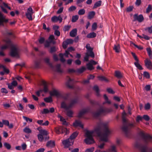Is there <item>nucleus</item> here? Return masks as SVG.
I'll return each mask as SVG.
<instances>
[{
	"instance_id": "nucleus-20",
	"label": "nucleus",
	"mask_w": 152,
	"mask_h": 152,
	"mask_svg": "<svg viewBox=\"0 0 152 152\" xmlns=\"http://www.w3.org/2000/svg\"><path fill=\"white\" fill-rule=\"evenodd\" d=\"M73 125L75 127L79 126L82 128H83V125L82 124L81 122L79 120H76L73 123Z\"/></svg>"
},
{
	"instance_id": "nucleus-36",
	"label": "nucleus",
	"mask_w": 152,
	"mask_h": 152,
	"mask_svg": "<svg viewBox=\"0 0 152 152\" xmlns=\"http://www.w3.org/2000/svg\"><path fill=\"white\" fill-rule=\"evenodd\" d=\"M102 1H99L96 2L94 4V5L93 7V9H95L97 7L100 6L101 5Z\"/></svg>"
},
{
	"instance_id": "nucleus-27",
	"label": "nucleus",
	"mask_w": 152,
	"mask_h": 152,
	"mask_svg": "<svg viewBox=\"0 0 152 152\" xmlns=\"http://www.w3.org/2000/svg\"><path fill=\"white\" fill-rule=\"evenodd\" d=\"M113 49L116 53H119L120 51V45L119 44L115 45Z\"/></svg>"
},
{
	"instance_id": "nucleus-1",
	"label": "nucleus",
	"mask_w": 152,
	"mask_h": 152,
	"mask_svg": "<svg viewBox=\"0 0 152 152\" xmlns=\"http://www.w3.org/2000/svg\"><path fill=\"white\" fill-rule=\"evenodd\" d=\"M111 132L108 128L107 124L101 123L97 126L94 130L87 131L86 132V136L87 138L84 140L87 144H90L94 142L93 135L96 133L99 137L101 140L107 142L108 136L111 134Z\"/></svg>"
},
{
	"instance_id": "nucleus-58",
	"label": "nucleus",
	"mask_w": 152,
	"mask_h": 152,
	"mask_svg": "<svg viewBox=\"0 0 152 152\" xmlns=\"http://www.w3.org/2000/svg\"><path fill=\"white\" fill-rule=\"evenodd\" d=\"M143 75L145 77L147 78H149L150 77L149 73L147 72H144L143 73Z\"/></svg>"
},
{
	"instance_id": "nucleus-15",
	"label": "nucleus",
	"mask_w": 152,
	"mask_h": 152,
	"mask_svg": "<svg viewBox=\"0 0 152 152\" xmlns=\"http://www.w3.org/2000/svg\"><path fill=\"white\" fill-rule=\"evenodd\" d=\"M90 110V108L89 107L83 109L78 113V117L79 118L81 117L85 114L88 113Z\"/></svg>"
},
{
	"instance_id": "nucleus-34",
	"label": "nucleus",
	"mask_w": 152,
	"mask_h": 152,
	"mask_svg": "<svg viewBox=\"0 0 152 152\" xmlns=\"http://www.w3.org/2000/svg\"><path fill=\"white\" fill-rule=\"evenodd\" d=\"M115 76L118 78H122L123 76L121 72L119 71H115Z\"/></svg>"
},
{
	"instance_id": "nucleus-57",
	"label": "nucleus",
	"mask_w": 152,
	"mask_h": 152,
	"mask_svg": "<svg viewBox=\"0 0 152 152\" xmlns=\"http://www.w3.org/2000/svg\"><path fill=\"white\" fill-rule=\"evenodd\" d=\"M2 123L3 125H4L7 126H9V121L7 120H2Z\"/></svg>"
},
{
	"instance_id": "nucleus-39",
	"label": "nucleus",
	"mask_w": 152,
	"mask_h": 152,
	"mask_svg": "<svg viewBox=\"0 0 152 152\" xmlns=\"http://www.w3.org/2000/svg\"><path fill=\"white\" fill-rule=\"evenodd\" d=\"M147 51L150 58L152 59V51L150 48H147Z\"/></svg>"
},
{
	"instance_id": "nucleus-24",
	"label": "nucleus",
	"mask_w": 152,
	"mask_h": 152,
	"mask_svg": "<svg viewBox=\"0 0 152 152\" xmlns=\"http://www.w3.org/2000/svg\"><path fill=\"white\" fill-rule=\"evenodd\" d=\"M78 99L76 98L72 100L69 104V107L70 108L73 107L75 104H76L77 102Z\"/></svg>"
},
{
	"instance_id": "nucleus-59",
	"label": "nucleus",
	"mask_w": 152,
	"mask_h": 152,
	"mask_svg": "<svg viewBox=\"0 0 152 152\" xmlns=\"http://www.w3.org/2000/svg\"><path fill=\"white\" fill-rule=\"evenodd\" d=\"M68 44L67 42L66 41H64L63 43L62 46L64 48V49H66L67 47Z\"/></svg>"
},
{
	"instance_id": "nucleus-51",
	"label": "nucleus",
	"mask_w": 152,
	"mask_h": 152,
	"mask_svg": "<svg viewBox=\"0 0 152 152\" xmlns=\"http://www.w3.org/2000/svg\"><path fill=\"white\" fill-rule=\"evenodd\" d=\"M60 97H61L62 98H63L65 100H67L69 97V95L68 94H64L63 95H61V96Z\"/></svg>"
},
{
	"instance_id": "nucleus-50",
	"label": "nucleus",
	"mask_w": 152,
	"mask_h": 152,
	"mask_svg": "<svg viewBox=\"0 0 152 152\" xmlns=\"http://www.w3.org/2000/svg\"><path fill=\"white\" fill-rule=\"evenodd\" d=\"M23 118L27 122H31L32 121V119L26 116H23Z\"/></svg>"
},
{
	"instance_id": "nucleus-48",
	"label": "nucleus",
	"mask_w": 152,
	"mask_h": 152,
	"mask_svg": "<svg viewBox=\"0 0 152 152\" xmlns=\"http://www.w3.org/2000/svg\"><path fill=\"white\" fill-rule=\"evenodd\" d=\"M78 19V16L77 15L73 16L72 17V21L73 22H75Z\"/></svg>"
},
{
	"instance_id": "nucleus-26",
	"label": "nucleus",
	"mask_w": 152,
	"mask_h": 152,
	"mask_svg": "<svg viewBox=\"0 0 152 152\" xmlns=\"http://www.w3.org/2000/svg\"><path fill=\"white\" fill-rule=\"evenodd\" d=\"M46 145L48 147H53L55 146V142L54 141H49L48 142Z\"/></svg>"
},
{
	"instance_id": "nucleus-28",
	"label": "nucleus",
	"mask_w": 152,
	"mask_h": 152,
	"mask_svg": "<svg viewBox=\"0 0 152 152\" xmlns=\"http://www.w3.org/2000/svg\"><path fill=\"white\" fill-rule=\"evenodd\" d=\"M78 133L77 132H73L72 134L70 136L69 138L70 140H74L76 138L78 134Z\"/></svg>"
},
{
	"instance_id": "nucleus-11",
	"label": "nucleus",
	"mask_w": 152,
	"mask_h": 152,
	"mask_svg": "<svg viewBox=\"0 0 152 152\" xmlns=\"http://www.w3.org/2000/svg\"><path fill=\"white\" fill-rule=\"evenodd\" d=\"M33 13V10L31 7H29L27 10V12L26 13V18L29 20H32V15Z\"/></svg>"
},
{
	"instance_id": "nucleus-33",
	"label": "nucleus",
	"mask_w": 152,
	"mask_h": 152,
	"mask_svg": "<svg viewBox=\"0 0 152 152\" xmlns=\"http://www.w3.org/2000/svg\"><path fill=\"white\" fill-rule=\"evenodd\" d=\"M104 97L105 100V101L103 103V104H104L105 103H107L109 104H110L111 102L109 100L108 97L106 94L104 95Z\"/></svg>"
},
{
	"instance_id": "nucleus-5",
	"label": "nucleus",
	"mask_w": 152,
	"mask_h": 152,
	"mask_svg": "<svg viewBox=\"0 0 152 152\" xmlns=\"http://www.w3.org/2000/svg\"><path fill=\"white\" fill-rule=\"evenodd\" d=\"M112 111V109L111 108H101L96 111L93 112V115L94 117L97 118L101 115L109 113Z\"/></svg>"
},
{
	"instance_id": "nucleus-25",
	"label": "nucleus",
	"mask_w": 152,
	"mask_h": 152,
	"mask_svg": "<svg viewBox=\"0 0 152 152\" xmlns=\"http://www.w3.org/2000/svg\"><path fill=\"white\" fill-rule=\"evenodd\" d=\"M77 29L75 28L72 30L70 32V36L72 37H75L77 34Z\"/></svg>"
},
{
	"instance_id": "nucleus-61",
	"label": "nucleus",
	"mask_w": 152,
	"mask_h": 152,
	"mask_svg": "<svg viewBox=\"0 0 152 152\" xmlns=\"http://www.w3.org/2000/svg\"><path fill=\"white\" fill-rule=\"evenodd\" d=\"M97 23H94L92 26V29L93 30H95L97 28Z\"/></svg>"
},
{
	"instance_id": "nucleus-12",
	"label": "nucleus",
	"mask_w": 152,
	"mask_h": 152,
	"mask_svg": "<svg viewBox=\"0 0 152 152\" xmlns=\"http://www.w3.org/2000/svg\"><path fill=\"white\" fill-rule=\"evenodd\" d=\"M67 81L66 83V86L69 88H73V85L74 83L73 79H71L69 77H67Z\"/></svg>"
},
{
	"instance_id": "nucleus-53",
	"label": "nucleus",
	"mask_w": 152,
	"mask_h": 152,
	"mask_svg": "<svg viewBox=\"0 0 152 152\" xmlns=\"http://www.w3.org/2000/svg\"><path fill=\"white\" fill-rule=\"evenodd\" d=\"M76 9V8L75 6H72L69 8L68 11L69 12H71L75 10Z\"/></svg>"
},
{
	"instance_id": "nucleus-42",
	"label": "nucleus",
	"mask_w": 152,
	"mask_h": 152,
	"mask_svg": "<svg viewBox=\"0 0 152 152\" xmlns=\"http://www.w3.org/2000/svg\"><path fill=\"white\" fill-rule=\"evenodd\" d=\"M64 56L63 54L61 53H60L59 54V56L60 57V61L62 62H64L65 61V59L64 58Z\"/></svg>"
},
{
	"instance_id": "nucleus-3",
	"label": "nucleus",
	"mask_w": 152,
	"mask_h": 152,
	"mask_svg": "<svg viewBox=\"0 0 152 152\" xmlns=\"http://www.w3.org/2000/svg\"><path fill=\"white\" fill-rule=\"evenodd\" d=\"M39 140L42 142L43 141L45 142L49 139V137L48 135L49 134L48 132L46 130L43 129L41 126L39 127Z\"/></svg>"
},
{
	"instance_id": "nucleus-21",
	"label": "nucleus",
	"mask_w": 152,
	"mask_h": 152,
	"mask_svg": "<svg viewBox=\"0 0 152 152\" xmlns=\"http://www.w3.org/2000/svg\"><path fill=\"white\" fill-rule=\"evenodd\" d=\"M49 124L48 121H44L43 120H39V124L42 126H47Z\"/></svg>"
},
{
	"instance_id": "nucleus-13",
	"label": "nucleus",
	"mask_w": 152,
	"mask_h": 152,
	"mask_svg": "<svg viewBox=\"0 0 152 152\" xmlns=\"http://www.w3.org/2000/svg\"><path fill=\"white\" fill-rule=\"evenodd\" d=\"M8 22V20L6 19L2 14L0 12V26H4V23H7Z\"/></svg>"
},
{
	"instance_id": "nucleus-22",
	"label": "nucleus",
	"mask_w": 152,
	"mask_h": 152,
	"mask_svg": "<svg viewBox=\"0 0 152 152\" xmlns=\"http://www.w3.org/2000/svg\"><path fill=\"white\" fill-rule=\"evenodd\" d=\"M61 107L66 110H67L70 108L69 105H67L66 103L64 101H63L61 103Z\"/></svg>"
},
{
	"instance_id": "nucleus-9",
	"label": "nucleus",
	"mask_w": 152,
	"mask_h": 152,
	"mask_svg": "<svg viewBox=\"0 0 152 152\" xmlns=\"http://www.w3.org/2000/svg\"><path fill=\"white\" fill-rule=\"evenodd\" d=\"M74 142V140H71L69 138L63 140L62 142V143L64 145L65 148H68L69 146L73 145Z\"/></svg>"
},
{
	"instance_id": "nucleus-14",
	"label": "nucleus",
	"mask_w": 152,
	"mask_h": 152,
	"mask_svg": "<svg viewBox=\"0 0 152 152\" xmlns=\"http://www.w3.org/2000/svg\"><path fill=\"white\" fill-rule=\"evenodd\" d=\"M133 21L136 20L138 21L139 22H142L144 20V18L142 15H138L137 14H135L134 15Z\"/></svg>"
},
{
	"instance_id": "nucleus-56",
	"label": "nucleus",
	"mask_w": 152,
	"mask_h": 152,
	"mask_svg": "<svg viewBox=\"0 0 152 152\" xmlns=\"http://www.w3.org/2000/svg\"><path fill=\"white\" fill-rule=\"evenodd\" d=\"M1 68L3 69V70L4 72L6 73L7 74H8L9 72V71L8 69L6 68L3 65H1Z\"/></svg>"
},
{
	"instance_id": "nucleus-17",
	"label": "nucleus",
	"mask_w": 152,
	"mask_h": 152,
	"mask_svg": "<svg viewBox=\"0 0 152 152\" xmlns=\"http://www.w3.org/2000/svg\"><path fill=\"white\" fill-rule=\"evenodd\" d=\"M62 18L61 17V15H59L58 17L56 16H54L51 18V20L53 22H56L58 21H59V23H61L62 22Z\"/></svg>"
},
{
	"instance_id": "nucleus-64",
	"label": "nucleus",
	"mask_w": 152,
	"mask_h": 152,
	"mask_svg": "<svg viewBox=\"0 0 152 152\" xmlns=\"http://www.w3.org/2000/svg\"><path fill=\"white\" fill-rule=\"evenodd\" d=\"M94 148L92 147L87 149L85 151V152H93L94 151Z\"/></svg>"
},
{
	"instance_id": "nucleus-29",
	"label": "nucleus",
	"mask_w": 152,
	"mask_h": 152,
	"mask_svg": "<svg viewBox=\"0 0 152 152\" xmlns=\"http://www.w3.org/2000/svg\"><path fill=\"white\" fill-rule=\"evenodd\" d=\"M109 151L110 152H117L116 146L114 145L110 147L109 148Z\"/></svg>"
},
{
	"instance_id": "nucleus-49",
	"label": "nucleus",
	"mask_w": 152,
	"mask_h": 152,
	"mask_svg": "<svg viewBox=\"0 0 152 152\" xmlns=\"http://www.w3.org/2000/svg\"><path fill=\"white\" fill-rule=\"evenodd\" d=\"M4 145L8 150H10L11 148V146L10 144L7 142L4 143Z\"/></svg>"
},
{
	"instance_id": "nucleus-35",
	"label": "nucleus",
	"mask_w": 152,
	"mask_h": 152,
	"mask_svg": "<svg viewBox=\"0 0 152 152\" xmlns=\"http://www.w3.org/2000/svg\"><path fill=\"white\" fill-rule=\"evenodd\" d=\"M86 66L87 68L89 70H91L94 69V67L90 62L87 64Z\"/></svg>"
},
{
	"instance_id": "nucleus-60",
	"label": "nucleus",
	"mask_w": 152,
	"mask_h": 152,
	"mask_svg": "<svg viewBox=\"0 0 152 152\" xmlns=\"http://www.w3.org/2000/svg\"><path fill=\"white\" fill-rule=\"evenodd\" d=\"M107 92L110 94H114L115 92L113 90V89L110 88H108L107 89Z\"/></svg>"
},
{
	"instance_id": "nucleus-41",
	"label": "nucleus",
	"mask_w": 152,
	"mask_h": 152,
	"mask_svg": "<svg viewBox=\"0 0 152 152\" xmlns=\"http://www.w3.org/2000/svg\"><path fill=\"white\" fill-rule=\"evenodd\" d=\"M134 64L139 69L141 70L143 69L142 67L139 63V62H135L134 63Z\"/></svg>"
},
{
	"instance_id": "nucleus-54",
	"label": "nucleus",
	"mask_w": 152,
	"mask_h": 152,
	"mask_svg": "<svg viewBox=\"0 0 152 152\" xmlns=\"http://www.w3.org/2000/svg\"><path fill=\"white\" fill-rule=\"evenodd\" d=\"M70 25L65 26H64L63 30L65 31H68L71 28Z\"/></svg>"
},
{
	"instance_id": "nucleus-32",
	"label": "nucleus",
	"mask_w": 152,
	"mask_h": 152,
	"mask_svg": "<svg viewBox=\"0 0 152 152\" xmlns=\"http://www.w3.org/2000/svg\"><path fill=\"white\" fill-rule=\"evenodd\" d=\"M95 13L94 11H91L89 12L88 15V18L89 19H91L93 18L95 15Z\"/></svg>"
},
{
	"instance_id": "nucleus-30",
	"label": "nucleus",
	"mask_w": 152,
	"mask_h": 152,
	"mask_svg": "<svg viewBox=\"0 0 152 152\" xmlns=\"http://www.w3.org/2000/svg\"><path fill=\"white\" fill-rule=\"evenodd\" d=\"M93 89V90L96 91V96H99V89L98 86L97 85L94 86Z\"/></svg>"
},
{
	"instance_id": "nucleus-63",
	"label": "nucleus",
	"mask_w": 152,
	"mask_h": 152,
	"mask_svg": "<svg viewBox=\"0 0 152 152\" xmlns=\"http://www.w3.org/2000/svg\"><path fill=\"white\" fill-rule=\"evenodd\" d=\"M1 92L2 93L7 94L8 93V91L5 88H2L1 89Z\"/></svg>"
},
{
	"instance_id": "nucleus-62",
	"label": "nucleus",
	"mask_w": 152,
	"mask_h": 152,
	"mask_svg": "<svg viewBox=\"0 0 152 152\" xmlns=\"http://www.w3.org/2000/svg\"><path fill=\"white\" fill-rule=\"evenodd\" d=\"M17 107L19 110L23 111V107L20 103L19 104V105L17 106Z\"/></svg>"
},
{
	"instance_id": "nucleus-52",
	"label": "nucleus",
	"mask_w": 152,
	"mask_h": 152,
	"mask_svg": "<svg viewBox=\"0 0 152 152\" xmlns=\"http://www.w3.org/2000/svg\"><path fill=\"white\" fill-rule=\"evenodd\" d=\"M85 12V10L84 9H82L78 11V14L80 15H82L84 14Z\"/></svg>"
},
{
	"instance_id": "nucleus-23",
	"label": "nucleus",
	"mask_w": 152,
	"mask_h": 152,
	"mask_svg": "<svg viewBox=\"0 0 152 152\" xmlns=\"http://www.w3.org/2000/svg\"><path fill=\"white\" fill-rule=\"evenodd\" d=\"M8 40H10V39H8L6 40L5 41V42L6 43V44L4 45L1 46L0 47V50L3 51L4 50H5L7 49L8 48L10 47V45H8V44L7 43V42Z\"/></svg>"
},
{
	"instance_id": "nucleus-44",
	"label": "nucleus",
	"mask_w": 152,
	"mask_h": 152,
	"mask_svg": "<svg viewBox=\"0 0 152 152\" xmlns=\"http://www.w3.org/2000/svg\"><path fill=\"white\" fill-rule=\"evenodd\" d=\"M86 69V68L85 67L83 66L81 68L77 69V72L80 73L83 72Z\"/></svg>"
},
{
	"instance_id": "nucleus-47",
	"label": "nucleus",
	"mask_w": 152,
	"mask_h": 152,
	"mask_svg": "<svg viewBox=\"0 0 152 152\" xmlns=\"http://www.w3.org/2000/svg\"><path fill=\"white\" fill-rule=\"evenodd\" d=\"M41 113L42 114H46L49 113V110L48 109H44L41 111Z\"/></svg>"
},
{
	"instance_id": "nucleus-40",
	"label": "nucleus",
	"mask_w": 152,
	"mask_h": 152,
	"mask_svg": "<svg viewBox=\"0 0 152 152\" xmlns=\"http://www.w3.org/2000/svg\"><path fill=\"white\" fill-rule=\"evenodd\" d=\"M152 10V6L151 4H149L146 10V13H149Z\"/></svg>"
},
{
	"instance_id": "nucleus-18",
	"label": "nucleus",
	"mask_w": 152,
	"mask_h": 152,
	"mask_svg": "<svg viewBox=\"0 0 152 152\" xmlns=\"http://www.w3.org/2000/svg\"><path fill=\"white\" fill-rule=\"evenodd\" d=\"M50 94L51 96H56L57 97L61 96V94L58 91L55 89L53 90L52 91H50Z\"/></svg>"
},
{
	"instance_id": "nucleus-31",
	"label": "nucleus",
	"mask_w": 152,
	"mask_h": 152,
	"mask_svg": "<svg viewBox=\"0 0 152 152\" xmlns=\"http://www.w3.org/2000/svg\"><path fill=\"white\" fill-rule=\"evenodd\" d=\"M96 36V34L94 32H93L88 34L87 35V37L88 38H91L95 37Z\"/></svg>"
},
{
	"instance_id": "nucleus-2",
	"label": "nucleus",
	"mask_w": 152,
	"mask_h": 152,
	"mask_svg": "<svg viewBox=\"0 0 152 152\" xmlns=\"http://www.w3.org/2000/svg\"><path fill=\"white\" fill-rule=\"evenodd\" d=\"M142 137L144 141L146 144L145 145H141L138 142H136L134 146L136 148L139 149L141 152H152V149H148L147 144L149 142L152 143V137L148 134H142Z\"/></svg>"
},
{
	"instance_id": "nucleus-38",
	"label": "nucleus",
	"mask_w": 152,
	"mask_h": 152,
	"mask_svg": "<svg viewBox=\"0 0 152 152\" xmlns=\"http://www.w3.org/2000/svg\"><path fill=\"white\" fill-rule=\"evenodd\" d=\"M60 120L62 122L63 125L65 126L68 125V123L66 122V120L62 116H60Z\"/></svg>"
},
{
	"instance_id": "nucleus-46",
	"label": "nucleus",
	"mask_w": 152,
	"mask_h": 152,
	"mask_svg": "<svg viewBox=\"0 0 152 152\" xmlns=\"http://www.w3.org/2000/svg\"><path fill=\"white\" fill-rule=\"evenodd\" d=\"M44 101L47 102H50L52 101V100L51 97H46L44 99Z\"/></svg>"
},
{
	"instance_id": "nucleus-45",
	"label": "nucleus",
	"mask_w": 152,
	"mask_h": 152,
	"mask_svg": "<svg viewBox=\"0 0 152 152\" xmlns=\"http://www.w3.org/2000/svg\"><path fill=\"white\" fill-rule=\"evenodd\" d=\"M151 106L149 103H148L145 105L144 108L146 110H149L151 108Z\"/></svg>"
},
{
	"instance_id": "nucleus-43",
	"label": "nucleus",
	"mask_w": 152,
	"mask_h": 152,
	"mask_svg": "<svg viewBox=\"0 0 152 152\" xmlns=\"http://www.w3.org/2000/svg\"><path fill=\"white\" fill-rule=\"evenodd\" d=\"M23 132L27 133H30L31 132V130L27 127H26L23 129Z\"/></svg>"
},
{
	"instance_id": "nucleus-16",
	"label": "nucleus",
	"mask_w": 152,
	"mask_h": 152,
	"mask_svg": "<svg viewBox=\"0 0 152 152\" xmlns=\"http://www.w3.org/2000/svg\"><path fill=\"white\" fill-rule=\"evenodd\" d=\"M145 65L147 68L151 70L152 69V63L151 61L148 59H146L145 61Z\"/></svg>"
},
{
	"instance_id": "nucleus-10",
	"label": "nucleus",
	"mask_w": 152,
	"mask_h": 152,
	"mask_svg": "<svg viewBox=\"0 0 152 152\" xmlns=\"http://www.w3.org/2000/svg\"><path fill=\"white\" fill-rule=\"evenodd\" d=\"M42 84L43 85V89L39 90V96L40 93L43 92L45 93H46L49 91L48 86L46 82L42 81Z\"/></svg>"
},
{
	"instance_id": "nucleus-8",
	"label": "nucleus",
	"mask_w": 152,
	"mask_h": 152,
	"mask_svg": "<svg viewBox=\"0 0 152 152\" xmlns=\"http://www.w3.org/2000/svg\"><path fill=\"white\" fill-rule=\"evenodd\" d=\"M55 132L58 134L61 133L63 134L65 133L66 135H67L69 133V130L66 128L62 126H58L55 128Z\"/></svg>"
},
{
	"instance_id": "nucleus-7",
	"label": "nucleus",
	"mask_w": 152,
	"mask_h": 152,
	"mask_svg": "<svg viewBox=\"0 0 152 152\" xmlns=\"http://www.w3.org/2000/svg\"><path fill=\"white\" fill-rule=\"evenodd\" d=\"M45 61L47 64L53 70L59 73H61L63 72V70L61 68V65L60 64H57L55 66V69L52 64L50 62L49 58H46L45 59Z\"/></svg>"
},
{
	"instance_id": "nucleus-4",
	"label": "nucleus",
	"mask_w": 152,
	"mask_h": 152,
	"mask_svg": "<svg viewBox=\"0 0 152 152\" xmlns=\"http://www.w3.org/2000/svg\"><path fill=\"white\" fill-rule=\"evenodd\" d=\"M123 124L122 129L123 131L124 132L126 136L128 137L129 136L130 129L132 127L134 126L133 124H129L126 121V118L123 116L122 118Z\"/></svg>"
},
{
	"instance_id": "nucleus-6",
	"label": "nucleus",
	"mask_w": 152,
	"mask_h": 152,
	"mask_svg": "<svg viewBox=\"0 0 152 152\" xmlns=\"http://www.w3.org/2000/svg\"><path fill=\"white\" fill-rule=\"evenodd\" d=\"M7 43L11 48L10 55L12 57H15L18 55V49L12 43L11 40H8Z\"/></svg>"
},
{
	"instance_id": "nucleus-55",
	"label": "nucleus",
	"mask_w": 152,
	"mask_h": 152,
	"mask_svg": "<svg viewBox=\"0 0 152 152\" xmlns=\"http://www.w3.org/2000/svg\"><path fill=\"white\" fill-rule=\"evenodd\" d=\"M52 42V41H50V42L48 41H46L45 42V46L46 48H48L49 47L50 45V44Z\"/></svg>"
},
{
	"instance_id": "nucleus-19",
	"label": "nucleus",
	"mask_w": 152,
	"mask_h": 152,
	"mask_svg": "<svg viewBox=\"0 0 152 152\" xmlns=\"http://www.w3.org/2000/svg\"><path fill=\"white\" fill-rule=\"evenodd\" d=\"M32 55L35 58L33 67L35 69L37 68H38V60L37 58H36L35 54L34 52L32 53Z\"/></svg>"
},
{
	"instance_id": "nucleus-37",
	"label": "nucleus",
	"mask_w": 152,
	"mask_h": 152,
	"mask_svg": "<svg viewBox=\"0 0 152 152\" xmlns=\"http://www.w3.org/2000/svg\"><path fill=\"white\" fill-rule=\"evenodd\" d=\"M98 78H99V80L101 81H104L107 82L109 81L107 79L103 76H99L98 77Z\"/></svg>"
}]
</instances>
